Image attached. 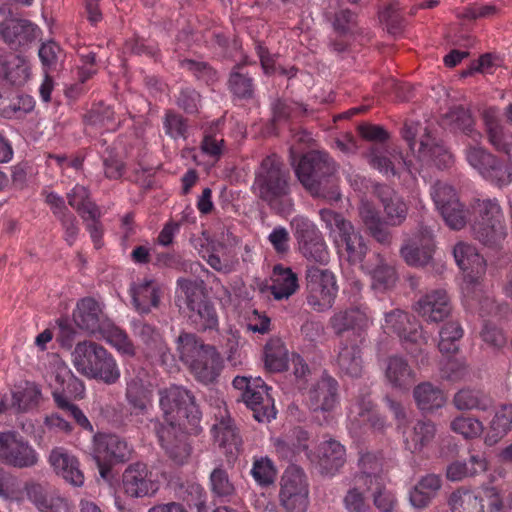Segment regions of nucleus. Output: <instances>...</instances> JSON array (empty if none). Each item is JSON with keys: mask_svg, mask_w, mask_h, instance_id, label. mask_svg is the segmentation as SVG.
<instances>
[{"mask_svg": "<svg viewBox=\"0 0 512 512\" xmlns=\"http://www.w3.org/2000/svg\"><path fill=\"white\" fill-rule=\"evenodd\" d=\"M160 407L167 425L154 423V428L162 448L176 463H184L190 455V447L182 430V419L195 422L200 411L194 396L181 386H170L160 391Z\"/></svg>", "mask_w": 512, "mask_h": 512, "instance_id": "nucleus-1", "label": "nucleus"}, {"mask_svg": "<svg viewBox=\"0 0 512 512\" xmlns=\"http://www.w3.org/2000/svg\"><path fill=\"white\" fill-rule=\"evenodd\" d=\"M255 194L282 215L291 213L289 172L276 155L266 157L260 164L253 183Z\"/></svg>", "mask_w": 512, "mask_h": 512, "instance_id": "nucleus-2", "label": "nucleus"}, {"mask_svg": "<svg viewBox=\"0 0 512 512\" xmlns=\"http://www.w3.org/2000/svg\"><path fill=\"white\" fill-rule=\"evenodd\" d=\"M175 344L179 359L198 382L207 385L217 380L222 370V359L214 346L188 332H182Z\"/></svg>", "mask_w": 512, "mask_h": 512, "instance_id": "nucleus-3", "label": "nucleus"}, {"mask_svg": "<svg viewBox=\"0 0 512 512\" xmlns=\"http://www.w3.org/2000/svg\"><path fill=\"white\" fill-rule=\"evenodd\" d=\"M454 259L463 272L461 291L464 303L470 309L479 305L482 315L493 301L483 295L482 280L486 273V262L477 249L466 242H458L453 249Z\"/></svg>", "mask_w": 512, "mask_h": 512, "instance_id": "nucleus-4", "label": "nucleus"}, {"mask_svg": "<svg viewBox=\"0 0 512 512\" xmlns=\"http://www.w3.org/2000/svg\"><path fill=\"white\" fill-rule=\"evenodd\" d=\"M335 171V162L324 151L307 153L295 168L299 181L312 195L329 201L340 199L337 186L330 180Z\"/></svg>", "mask_w": 512, "mask_h": 512, "instance_id": "nucleus-5", "label": "nucleus"}, {"mask_svg": "<svg viewBox=\"0 0 512 512\" xmlns=\"http://www.w3.org/2000/svg\"><path fill=\"white\" fill-rule=\"evenodd\" d=\"M71 362L82 376L107 385L117 383L121 377L120 368L112 354L92 341L78 342L71 352Z\"/></svg>", "mask_w": 512, "mask_h": 512, "instance_id": "nucleus-6", "label": "nucleus"}, {"mask_svg": "<svg viewBox=\"0 0 512 512\" xmlns=\"http://www.w3.org/2000/svg\"><path fill=\"white\" fill-rule=\"evenodd\" d=\"M402 134L421 165L445 168L452 164V154L440 140L431 134L426 126L420 123H406Z\"/></svg>", "mask_w": 512, "mask_h": 512, "instance_id": "nucleus-7", "label": "nucleus"}, {"mask_svg": "<svg viewBox=\"0 0 512 512\" xmlns=\"http://www.w3.org/2000/svg\"><path fill=\"white\" fill-rule=\"evenodd\" d=\"M472 207L477 215L471 225L475 238L487 246L500 245L507 236V229L498 201L490 198L477 199Z\"/></svg>", "mask_w": 512, "mask_h": 512, "instance_id": "nucleus-8", "label": "nucleus"}, {"mask_svg": "<svg viewBox=\"0 0 512 512\" xmlns=\"http://www.w3.org/2000/svg\"><path fill=\"white\" fill-rule=\"evenodd\" d=\"M307 303L315 311L330 309L338 293L335 275L328 269L308 266L306 270Z\"/></svg>", "mask_w": 512, "mask_h": 512, "instance_id": "nucleus-9", "label": "nucleus"}, {"mask_svg": "<svg viewBox=\"0 0 512 512\" xmlns=\"http://www.w3.org/2000/svg\"><path fill=\"white\" fill-rule=\"evenodd\" d=\"M291 226L298 241L300 254L311 263L327 265L330 260V253L321 232L316 226L302 216L293 218Z\"/></svg>", "mask_w": 512, "mask_h": 512, "instance_id": "nucleus-10", "label": "nucleus"}, {"mask_svg": "<svg viewBox=\"0 0 512 512\" xmlns=\"http://www.w3.org/2000/svg\"><path fill=\"white\" fill-rule=\"evenodd\" d=\"M279 500L285 512H306L309 505V485L300 467L291 465L284 471Z\"/></svg>", "mask_w": 512, "mask_h": 512, "instance_id": "nucleus-11", "label": "nucleus"}, {"mask_svg": "<svg viewBox=\"0 0 512 512\" xmlns=\"http://www.w3.org/2000/svg\"><path fill=\"white\" fill-rule=\"evenodd\" d=\"M179 290L186 297L190 310L189 318L201 330L216 329L219 325L218 315L213 305L204 296L203 290L195 282L178 281Z\"/></svg>", "mask_w": 512, "mask_h": 512, "instance_id": "nucleus-12", "label": "nucleus"}, {"mask_svg": "<svg viewBox=\"0 0 512 512\" xmlns=\"http://www.w3.org/2000/svg\"><path fill=\"white\" fill-rule=\"evenodd\" d=\"M160 474L144 463L130 464L122 474L121 488L126 496L143 498L155 495L160 489Z\"/></svg>", "mask_w": 512, "mask_h": 512, "instance_id": "nucleus-13", "label": "nucleus"}, {"mask_svg": "<svg viewBox=\"0 0 512 512\" xmlns=\"http://www.w3.org/2000/svg\"><path fill=\"white\" fill-rule=\"evenodd\" d=\"M430 194L436 209L449 228L460 230L465 227L468 212L452 186L436 182L431 187Z\"/></svg>", "mask_w": 512, "mask_h": 512, "instance_id": "nucleus-14", "label": "nucleus"}, {"mask_svg": "<svg viewBox=\"0 0 512 512\" xmlns=\"http://www.w3.org/2000/svg\"><path fill=\"white\" fill-rule=\"evenodd\" d=\"M0 461L15 468H30L39 461L37 451L13 432H0Z\"/></svg>", "mask_w": 512, "mask_h": 512, "instance_id": "nucleus-15", "label": "nucleus"}, {"mask_svg": "<svg viewBox=\"0 0 512 512\" xmlns=\"http://www.w3.org/2000/svg\"><path fill=\"white\" fill-rule=\"evenodd\" d=\"M131 452L128 443L116 435L101 434L94 437L93 456L104 479L109 472V465L128 460Z\"/></svg>", "mask_w": 512, "mask_h": 512, "instance_id": "nucleus-16", "label": "nucleus"}, {"mask_svg": "<svg viewBox=\"0 0 512 512\" xmlns=\"http://www.w3.org/2000/svg\"><path fill=\"white\" fill-rule=\"evenodd\" d=\"M367 158L369 164L386 177L400 176L404 171L414 175L420 170L411 160H404L396 149L384 145L372 146Z\"/></svg>", "mask_w": 512, "mask_h": 512, "instance_id": "nucleus-17", "label": "nucleus"}, {"mask_svg": "<svg viewBox=\"0 0 512 512\" xmlns=\"http://www.w3.org/2000/svg\"><path fill=\"white\" fill-rule=\"evenodd\" d=\"M211 431L215 443L222 448L226 454L233 455L239 451L241 438L223 401H217V406L214 411V424L212 425Z\"/></svg>", "mask_w": 512, "mask_h": 512, "instance_id": "nucleus-18", "label": "nucleus"}, {"mask_svg": "<svg viewBox=\"0 0 512 512\" xmlns=\"http://www.w3.org/2000/svg\"><path fill=\"white\" fill-rule=\"evenodd\" d=\"M46 381L55 391L60 392L66 398H82L85 386L83 382L73 375L69 367L58 357H53L45 374Z\"/></svg>", "mask_w": 512, "mask_h": 512, "instance_id": "nucleus-19", "label": "nucleus"}, {"mask_svg": "<svg viewBox=\"0 0 512 512\" xmlns=\"http://www.w3.org/2000/svg\"><path fill=\"white\" fill-rule=\"evenodd\" d=\"M372 325V316L367 306L354 305L336 310L329 319V327L336 335L347 331L361 332Z\"/></svg>", "mask_w": 512, "mask_h": 512, "instance_id": "nucleus-20", "label": "nucleus"}, {"mask_svg": "<svg viewBox=\"0 0 512 512\" xmlns=\"http://www.w3.org/2000/svg\"><path fill=\"white\" fill-rule=\"evenodd\" d=\"M307 459L316 465L321 474L334 475L346 461V451L338 441L329 439L321 442L316 452L306 451Z\"/></svg>", "mask_w": 512, "mask_h": 512, "instance_id": "nucleus-21", "label": "nucleus"}, {"mask_svg": "<svg viewBox=\"0 0 512 512\" xmlns=\"http://www.w3.org/2000/svg\"><path fill=\"white\" fill-rule=\"evenodd\" d=\"M68 201L71 207L76 209L79 214L87 221V229L96 248H100L102 227L97 221L100 213L98 208L89 199L88 191L84 186L76 185L68 194Z\"/></svg>", "mask_w": 512, "mask_h": 512, "instance_id": "nucleus-22", "label": "nucleus"}, {"mask_svg": "<svg viewBox=\"0 0 512 512\" xmlns=\"http://www.w3.org/2000/svg\"><path fill=\"white\" fill-rule=\"evenodd\" d=\"M190 243L198 254L207 261L215 270L228 272L230 265L228 263L227 245L223 240L211 238L208 232L203 231L199 234H193Z\"/></svg>", "mask_w": 512, "mask_h": 512, "instance_id": "nucleus-23", "label": "nucleus"}, {"mask_svg": "<svg viewBox=\"0 0 512 512\" xmlns=\"http://www.w3.org/2000/svg\"><path fill=\"white\" fill-rule=\"evenodd\" d=\"M242 397L245 404L253 411V416L257 421L269 422L276 417L273 399L261 378H254L251 388L244 391Z\"/></svg>", "mask_w": 512, "mask_h": 512, "instance_id": "nucleus-24", "label": "nucleus"}, {"mask_svg": "<svg viewBox=\"0 0 512 512\" xmlns=\"http://www.w3.org/2000/svg\"><path fill=\"white\" fill-rule=\"evenodd\" d=\"M382 328L385 333L396 334L404 342L418 344L426 342V337L419 330V325L415 319L398 309L385 314Z\"/></svg>", "mask_w": 512, "mask_h": 512, "instance_id": "nucleus-25", "label": "nucleus"}, {"mask_svg": "<svg viewBox=\"0 0 512 512\" xmlns=\"http://www.w3.org/2000/svg\"><path fill=\"white\" fill-rule=\"evenodd\" d=\"M373 459L374 455L370 453L363 454L360 457L359 465L361 472L353 478V487L348 490L344 498V505L348 512L365 511L363 491L368 490L370 484V465Z\"/></svg>", "mask_w": 512, "mask_h": 512, "instance_id": "nucleus-26", "label": "nucleus"}, {"mask_svg": "<svg viewBox=\"0 0 512 512\" xmlns=\"http://www.w3.org/2000/svg\"><path fill=\"white\" fill-rule=\"evenodd\" d=\"M416 311L427 322H440L451 312L450 299L445 290H432L416 303Z\"/></svg>", "mask_w": 512, "mask_h": 512, "instance_id": "nucleus-27", "label": "nucleus"}, {"mask_svg": "<svg viewBox=\"0 0 512 512\" xmlns=\"http://www.w3.org/2000/svg\"><path fill=\"white\" fill-rule=\"evenodd\" d=\"M461 115L465 122L464 129L467 130L466 147L464 149L465 159L473 169L482 175L486 173L487 167L493 162L494 156L479 144L481 135L470 128V115L465 111H461Z\"/></svg>", "mask_w": 512, "mask_h": 512, "instance_id": "nucleus-28", "label": "nucleus"}, {"mask_svg": "<svg viewBox=\"0 0 512 512\" xmlns=\"http://www.w3.org/2000/svg\"><path fill=\"white\" fill-rule=\"evenodd\" d=\"M73 320L80 329L91 335H99L104 322L109 321L104 316L100 304L92 298H84L77 303Z\"/></svg>", "mask_w": 512, "mask_h": 512, "instance_id": "nucleus-29", "label": "nucleus"}, {"mask_svg": "<svg viewBox=\"0 0 512 512\" xmlns=\"http://www.w3.org/2000/svg\"><path fill=\"white\" fill-rule=\"evenodd\" d=\"M49 463L55 473L67 483L75 487H81L84 484V475L77 458L66 449L54 448L49 455Z\"/></svg>", "mask_w": 512, "mask_h": 512, "instance_id": "nucleus-30", "label": "nucleus"}, {"mask_svg": "<svg viewBox=\"0 0 512 512\" xmlns=\"http://www.w3.org/2000/svg\"><path fill=\"white\" fill-rule=\"evenodd\" d=\"M25 491L28 499L39 512H71L68 501L56 492L47 491L37 483H27Z\"/></svg>", "mask_w": 512, "mask_h": 512, "instance_id": "nucleus-31", "label": "nucleus"}, {"mask_svg": "<svg viewBox=\"0 0 512 512\" xmlns=\"http://www.w3.org/2000/svg\"><path fill=\"white\" fill-rule=\"evenodd\" d=\"M333 239L339 254H345L349 262L358 263L363 260L368 249L367 245L350 222H348V227L341 229Z\"/></svg>", "mask_w": 512, "mask_h": 512, "instance_id": "nucleus-32", "label": "nucleus"}, {"mask_svg": "<svg viewBox=\"0 0 512 512\" xmlns=\"http://www.w3.org/2000/svg\"><path fill=\"white\" fill-rule=\"evenodd\" d=\"M376 193L383 206L385 226L401 225L408 212V207L402 197L394 189L384 185L377 187Z\"/></svg>", "mask_w": 512, "mask_h": 512, "instance_id": "nucleus-33", "label": "nucleus"}, {"mask_svg": "<svg viewBox=\"0 0 512 512\" xmlns=\"http://www.w3.org/2000/svg\"><path fill=\"white\" fill-rule=\"evenodd\" d=\"M274 452L282 459L293 460L301 452L308 450V434L297 428L282 436H273L270 439Z\"/></svg>", "mask_w": 512, "mask_h": 512, "instance_id": "nucleus-34", "label": "nucleus"}, {"mask_svg": "<svg viewBox=\"0 0 512 512\" xmlns=\"http://www.w3.org/2000/svg\"><path fill=\"white\" fill-rule=\"evenodd\" d=\"M134 332L149 347L150 356L158 358L159 362L167 368L174 366V357L167 345L163 342L161 335L151 325L138 322L134 324Z\"/></svg>", "mask_w": 512, "mask_h": 512, "instance_id": "nucleus-35", "label": "nucleus"}, {"mask_svg": "<svg viewBox=\"0 0 512 512\" xmlns=\"http://www.w3.org/2000/svg\"><path fill=\"white\" fill-rule=\"evenodd\" d=\"M348 420L350 431L355 433L367 424L376 429H381L384 425V421L372 410L371 401L366 395L359 396L350 405Z\"/></svg>", "mask_w": 512, "mask_h": 512, "instance_id": "nucleus-36", "label": "nucleus"}, {"mask_svg": "<svg viewBox=\"0 0 512 512\" xmlns=\"http://www.w3.org/2000/svg\"><path fill=\"white\" fill-rule=\"evenodd\" d=\"M433 234L431 230L425 229L420 237H415L401 250L405 261L412 266H421L428 263L433 251Z\"/></svg>", "mask_w": 512, "mask_h": 512, "instance_id": "nucleus-37", "label": "nucleus"}, {"mask_svg": "<svg viewBox=\"0 0 512 512\" xmlns=\"http://www.w3.org/2000/svg\"><path fill=\"white\" fill-rule=\"evenodd\" d=\"M133 304L139 313H148L159 302V285L151 278H142L130 288Z\"/></svg>", "mask_w": 512, "mask_h": 512, "instance_id": "nucleus-38", "label": "nucleus"}, {"mask_svg": "<svg viewBox=\"0 0 512 512\" xmlns=\"http://www.w3.org/2000/svg\"><path fill=\"white\" fill-rule=\"evenodd\" d=\"M359 217L372 237L381 244L391 240L390 231L385 226L375 205L367 199H362L358 208Z\"/></svg>", "mask_w": 512, "mask_h": 512, "instance_id": "nucleus-39", "label": "nucleus"}, {"mask_svg": "<svg viewBox=\"0 0 512 512\" xmlns=\"http://www.w3.org/2000/svg\"><path fill=\"white\" fill-rule=\"evenodd\" d=\"M337 364L342 372L357 377L362 371L361 349L354 339H342L337 351Z\"/></svg>", "mask_w": 512, "mask_h": 512, "instance_id": "nucleus-40", "label": "nucleus"}, {"mask_svg": "<svg viewBox=\"0 0 512 512\" xmlns=\"http://www.w3.org/2000/svg\"><path fill=\"white\" fill-rule=\"evenodd\" d=\"M30 76L27 60L19 55L5 54L0 51V78L13 85L24 84Z\"/></svg>", "mask_w": 512, "mask_h": 512, "instance_id": "nucleus-41", "label": "nucleus"}, {"mask_svg": "<svg viewBox=\"0 0 512 512\" xmlns=\"http://www.w3.org/2000/svg\"><path fill=\"white\" fill-rule=\"evenodd\" d=\"M370 470L371 477L368 490L374 491V505L381 512H392L395 507L396 500L394 495L384 487V478L379 474L380 464L375 456L370 465Z\"/></svg>", "mask_w": 512, "mask_h": 512, "instance_id": "nucleus-42", "label": "nucleus"}, {"mask_svg": "<svg viewBox=\"0 0 512 512\" xmlns=\"http://www.w3.org/2000/svg\"><path fill=\"white\" fill-rule=\"evenodd\" d=\"M435 425L429 421H418L402 431L405 448L412 453L423 450L434 438Z\"/></svg>", "mask_w": 512, "mask_h": 512, "instance_id": "nucleus-43", "label": "nucleus"}, {"mask_svg": "<svg viewBox=\"0 0 512 512\" xmlns=\"http://www.w3.org/2000/svg\"><path fill=\"white\" fill-rule=\"evenodd\" d=\"M309 405L314 411H329L336 403V382L331 377H323L310 389Z\"/></svg>", "mask_w": 512, "mask_h": 512, "instance_id": "nucleus-44", "label": "nucleus"}, {"mask_svg": "<svg viewBox=\"0 0 512 512\" xmlns=\"http://www.w3.org/2000/svg\"><path fill=\"white\" fill-rule=\"evenodd\" d=\"M385 377L390 385L406 390L415 381V373L407 361L398 356L390 357L385 369Z\"/></svg>", "mask_w": 512, "mask_h": 512, "instance_id": "nucleus-45", "label": "nucleus"}, {"mask_svg": "<svg viewBox=\"0 0 512 512\" xmlns=\"http://www.w3.org/2000/svg\"><path fill=\"white\" fill-rule=\"evenodd\" d=\"M38 28L27 20L10 19L0 25V37L5 42L23 44L36 38Z\"/></svg>", "mask_w": 512, "mask_h": 512, "instance_id": "nucleus-46", "label": "nucleus"}, {"mask_svg": "<svg viewBox=\"0 0 512 512\" xmlns=\"http://www.w3.org/2000/svg\"><path fill=\"white\" fill-rule=\"evenodd\" d=\"M451 512H485L484 497L480 492L460 488L448 498Z\"/></svg>", "mask_w": 512, "mask_h": 512, "instance_id": "nucleus-47", "label": "nucleus"}, {"mask_svg": "<svg viewBox=\"0 0 512 512\" xmlns=\"http://www.w3.org/2000/svg\"><path fill=\"white\" fill-rule=\"evenodd\" d=\"M441 488V479L438 475L428 474L420 479L410 491L409 500L413 507L423 509L429 505Z\"/></svg>", "mask_w": 512, "mask_h": 512, "instance_id": "nucleus-48", "label": "nucleus"}, {"mask_svg": "<svg viewBox=\"0 0 512 512\" xmlns=\"http://www.w3.org/2000/svg\"><path fill=\"white\" fill-rule=\"evenodd\" d=\"M512 429V404L500 406L489 423L485 443L496 444Z\"/></svg>", "mask_w": 512, "mask_h": 512, "instance_id": "nucleus-49", "label": "nucleus"}, {"mask_svg": "<svg viewBox=\"0 0 512 512\" xmlns=\"http://www.w3.org/2000/svg\"><path fill=\"white\" fill-rule=\"evenodd\" d=\"M487 469V460L481 455H472L469 461L456 460L446 469V476L450 481H461L466 477L483 473Z\"/></svg>", "mask_w": 512, "mask_h": 512, "instance_id": "nucleus-50", "label": "nucleus"}, {"mask_svg": "<svg viewBox=\"0 0 512 512\" xmlns=\"http://www.w3.org/2000/svg\"><path fill=\"white\" fill-rule=\"evenodd\" d=\"M298 288V279L290 268L276 265L272 274L271 291L275 299L289 298Z\"/></svg>", "mask_w": 512, "mask_h": 512, "instance_id": "nucleus-51", "label": "nucleus"}, {"mask_svg": "<svg viewBox=\"0 0 512 512\" xmlns=\"http://www.w3.org/2000/svg\"><path fill=\"white\" fill-rule=\"evenodd\" d=\"M414 399L418 407L423 411L438 409L446 402V396L443 391L428 382L415 387Z\"/></svg>", "mask_w": 512, "mask_h": 512, "instance_id": "nucleus-52", "label": "nucleus"}, {"mask_svg": "<svg viewBox=\"0 0 512 512\" xmlns=\"http://www.w3.org/2000/svg\"><path fill=\"white\" fill-rule=\"evenodd\" d=\"M483 118L491 144L495 146L496 149L504 151L509 160L512 161V141L506 140L502 133V128L498 120V111L488 109L484 112Z\"/></svg>", "mask_w": 512, "mask_h": 512, "instance_id": "nucleus-53", "label": "nucleus"}, {"mask_svg": "<svg viewBox=\"0 0 512 512\" xmlns=\"http://www.w3.org/2000/svg\"><path fill=\"white\" fill-rule=\"evenodd\" d=\"M209 486L212 494L223 501H231L236 495L235 485L221 465L211 471Z\"/></svg>", "mask_w": 512, "mask_h": 512, "instance_id": "nucleus-54", "label": "nucleus"}, {"mask_svg": "<svg viewBox=\"0 0 512 512\" xmlns=\"http://www.w3.org/2000/svg\"><path fill=\"white\" fill-rule=\"evenodd\" d=\"M99 337L104 339L122 355L133 356L135 354L134 345L129 340L126 333L119 327L115 326L110 320L108 322H104V326L102 331L99 333Z\"/></svg>", "mask_w": 512, "mask_h": 512, "instance_id": "nucleus-55", "label": "nucleus"}, {"mask_svg": "<svg viewBox=\"0 0 512 512\" xmlns=\"http://www.w3.org/2000/svg\"><path fill=\"white\" fill-rule=\"evenodd\" d=\"M458 410H487L492 406L491 398L484 392L475 389H462L458 391L453 399Z\"/></svg>", "mask_w": 512, "mask_h": 512, "instance_id": "nucleus-56", "label": "nucleus"}, {"mask_svg": "<svg viewBox=\"0 0 512 512\" xmlns=\"http://www.w3.org/2000/svg\"><path fill=\"white\" fill-rule=\"evenodd\" d=\"M288 350L279 338H272L265 346V366L269 371L281 372L288 367Z\"/></svg>", "mask_w": 512, "mask_h": 512, "instance_id": "nucleus-57", "label": "nucleus"}, {"mask_svg": "<svg viewBox=\"0 0 512 512\" xmlns=\"http://www.w3.org/2000/svg\"><path fill=\"white\" fill-rule=\"evenodd\" d=\"M0 114L6 118H20L34 108V100L29 95L18 94L7 101L0 94Z\"/></svg>", "mask_w": 512, "mask_h": 512, "instance_id": "nucleus-58", "label": "nucleus"}, {"mask_svg": "<svg viewBox=\"0 0 512 512\" xmlns=\"http://www.w3.org/2000/svg\"><path fill=\"white\" fill-rule=\"evenodd\" d=\"M40 396L38 387L26 382L24 386H18L11 394V408L17 411H25L36 404Z\"/></svg>", "mask_w": 512, "mask_h": 512, "instance_id": "nucleus-59", "label": "nucleus"}, {"mask_svg": "<svg viewBox=\"0 0 512 512\" xmlns=\"http://www.w3.org/2000/svg\"><path fill=\"white\" fill-rule=\"evenodd\" d=\"M366 269L371 276V286L376 291L387 290L395 283L394 268L384 263L382 259L377 260V265L374 268L367 267Z\"/></svg>", "mask_w": 512, "mask_h": 512, "instance_id": "nucleus-60", "label": "nucleus"}, {"mask_svg": "<svg viewBox=\"0 0 512 512\" xmlns=\"http://www.w3.org/2000/svg\"><path fill=\"white\" fill-rule=\"evenodd\" d=\"M126 397L130 405L139 412H146L150 407L149 391L139 379L127 382Z\"/></svg>", "mask_w": 512, "mask_h": 512, "instance_id": "nucleus-61", "label": "nucleus"}, {"mask_svg": "<svg viewBox=\"0 0 512 512\" xmlns=\"http://www.w3.org/2000/svg\"><path fill=\"white\" fill-rule=\"evenodd\" d=\"M243 327L252 334H268L271 331V319L265 313L256 309H249L243 315Z\"/></svg>", "mask_w": 512, "mask_h": 512, "instance_id": "nucleus-62", "label": "nucleus"}, {"mask_svg": "<svg viewBox=\"0 0 512 512\" xmlns=\"http://www.w3.org/2000/svg\"><path fill=\"white\" fill-rule=\"evenodd\" d=\"M450 428L465 439L477 438L484 430L482 422L471 416L456 417L451 421Z\"/></svg>", "mask_w": 512, "mask_h": 512, "instance_id": "nucleus-63", "label": "nucleus"}, {"mask_svg": "<svg viewBox=\"0 0 512 512\" xmlns=\"http://www.w3.org/2000/svg\"><path fill=\"white\" fill-rule=\"evenodd\" d=\"M463 330L457 322H447L440 331L439 350L451 354L457 351V342L462 338Z\"/></svg>", "mask_w": 512, "mask_h": 512, "instance_id": "nucleus-64", "label": "nucleus"}]
</instances>
